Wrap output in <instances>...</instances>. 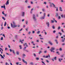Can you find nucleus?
Returning a JSON list of instances; mask_svg holds the SVG:
<instances>
[{
  "instance_id": "obj_6",
  "label": "nucleus",
  "mask_w": 65,
  "mask_h": 65,
  "mask_svg": "<svg viewBox=\"0 0 65 65\" xmlns=\"http://www.w3.org/2000/svg\"><path fill=\"white\" fill-rule=\"evenodd\" d=\"M24 44V46H25V45H26V47H28V45H27V43H25V44Z\"/></svg>"
},
{
  "instance_id": "obj_45",
  "label": "nucleus",
  "mask_w": 65,
  "mask_h": 65,
  "mask_svg": "<svg viewBox=\"0 0 65 65\" xmlns=\"http://www.w3.org/2000/svg\"><path fill=\"white\" fill-rule=\"evenodd\" d=\"M18 59H19V60L20 61H21V59L20 58H18Z\"/></svg>"
},
{
  "instance_id": "obj_52",
  "label": "nucleus",
  "mask_w": 65,
  "mask_h": 65,
  "mask_svg": "<svg viewBox=\"0 0 65 65\" xmlns=\"http://www.w3.org/2000/svg\"><path fill=\"white\" fill-rule=\"evenodd\" d=\"M28 34H31V32L30 31L28 33Z\"/></svg>"
},
{
  "instance_id": "obj_63",
  "label": "nucleus",
  "mask_w": 65,
  "mask_h": 65,
  "mask_svg": "<svg viewBox=\"0 0 65 65\" xmlns=\"http://www.w3.org/2000/svg\"><path fill=\"white\" fill-rule=\"evenodd\" d=\"M61 17L62 18H63V15H61Z\"/></svg>"
},
{
  "instance_id": "obj_32",
  "label": "nucleus",
  "mask_w": 65,
  "mask_h": 65,
  "mask_svg": "<svg viewBox=\"0 0 65 65\" xmlns=\"http://www.w3.org/2000/svg\"><path fill=\"white\" fill-rule=\"evenodd\" d=\"M26 24L27 25L28 24V21H26Z\"/></svg>"
},
{
  "instance_id": "obj_55",
  "label": "nucleus",
  "mask_w": 65,
  "mask_h": 65,
  "mask_svg": "<svg viewBox=\"0 0 65 65\" xmlns=\"http://www.w3.org/2000/svg\"><path fill=\"white\" fill-rule=\"evenodd\" d=\"M23 56H26V55H25V54H23Z\"/></svg>"
},
{
  "instance_id": "obj_1",
  "label": "nucleus",
  "mask_w": 65,
  "mask_h": 65,
  "mask_svg": "<svg viewBox=\"0 0 65 65\" xmlns=\"http://www.w3.org/2000/svg\"><path fill=\"white\" fill-rule=\"evenodd\" d=\"M52 4L53 5V6L54 8H58V7H57L56 6V5L53 3H51V4L50 5V7H53V5H52Z\"/></svg>"
},
{
  "instance_id": "obj_19",
  "label": "nucleus",
  "mask_w": 65,
  "mask_h": 65,
  "mask_svg": "<svg viewBox=\"0 0 65 65\" xmlns=\"http://www.w3.org/2000/svg\"><path fill=\"white\" fill-rule=\"evenodd\" d=\"M40 31H39L37 32V34H40Z\"/></svg>"
},
{
  "instance_id": "obj_30",
  "label": "nucleus",
  "mask_w": 65,
  "mask_h": 65,
  "mask_svg": "<svg viewBox=\"0 0 65 65\" xmlns=\"http://www.w3.org/2000/svg\"><path fill=\"white\" fill-rule=\"evenodd\" d=\"M61 31L63 32V33H64V31L63 30V29H61Z\"/></svg>"
},
{
  "instance_id": "obj_20",
  "label": "nucleus",
  "mask_w": 65,
  "mask_h": 65,
  "mask_svg": "<svg viewBox=\"0 0 65 65\" xmlns=\"http://www.w3.org/2000/svg\"><path fill=\"white\" fill-rule=\"evenodd\" d=\"M6 22H5L4 24V26H6Z\"/></svg>"
},
{
  "instance_id": "obj_41",
  "label": "nucleus",
  "mask_w": 65,
  "mask_h": 65,
  "mask_svg": "<svg viewBox=\"0 0 65 65\" xmlns=\"http://www.w3.org/2000/svg\"><path fill=\"white\" fill-rule=\"evenodd\" d=\"M2 13L3 14H4V15H5V14H4V11L2 12Z\"/></svg>"
},
{
  "instance_id": "obj_29",
  "label": "nucleus",
  "mask_w": 65,
  "mask_h": 65,
  "mask_svg": "<svg viewBox=\"0 0 65 65\" xmlns=\"http://www.w3.org/2000/svg\"><path fill=\"white\" fill-rule=\"evenodd\" d=\"M51 23H54V21H53V20H51Z\"/></svg>"
},
{
  "instance_id": "obj_26",
  "label": "nucleus",
  "mask_w": 65,
  "mask_h": 65,
  "mask_svg": "<svg viewBox=\"0 0 65 65\" xmlns=\"http://www.w3.org/2000/svg\"><path fill=\"white\" fill-rule=\"evenodd\" d=\"M30 64H31V65H33V63L32 62H31L30 63Z\"/></svg>"
},
{
  "instance_id": "obj_13",
  "label": "nucleus",
  "mask_w": 65,
  "mask_h": 65,
  "mask_svg": "<svg viewBox=\"0 0 65 65\" xmlns=\"http://www.w3.org/2000/svg\"><path fill=\"white\" fill-rule=\"evenodd\" d=\"M6 5H7V4H8V0L6 2V3L5 4Z\"/></svg>"
},
{
  "instance_id": "obj_16",
  "label": "nucleus",
  "mask_w": 65,
  "mask_h": 65,
  "mask_svg": "<svg viewBox=\"0 0 65 65\" xmlns=\"http://www.w3.org/2000/svg\"><path fill=\"white\" fill-rule=\"evenodd\" d=\"M59 15H58V13H56V17H57Z\"/></svg>"
},
{
  "instance_id": "obj_49",
  "label": "nucleus",
  "mask_w": 65,
  "mask_h": 65,
  "mask_svg": "<svg viewBox=\"0 0 65 65\" xmlns=\"http://www.w3.org/2000/svg\"><path fill=\"white\" fill-rule=\"evenodd\" d=\"M18 36L17 35H16L15 36V38L16 39L17 38V37Z\"/></svg>"
},
{
  "instance_id": "obj_40",
  "label": "nucleus",
  "mask_w": 65,
  "mask_h": 65,
  "mask_svg": "<svg viewBox=\"0 0 65 65\" xmlns=\"http://www.w3.org/2000/svg\"><path fill=\"white\" fill-rule=\"evenodd\" d=\"M19 63V62H17L16 63V64H17V65H18Z\"/></svg>"
},
{
  "instance_id": "obj_36",
  "label": "nucleus",
  "mask_w": 65,
  "mask_h": 65,
  "mask_svg": "<svg viewBox=\"0 0 65 65\" xmlns=\"http://www.w3.org/2000/svg\"><path fill=\"white\" fill-rule=\"evenodd\" d=\"M59 10L61 11H62V9L61 8H60Z\"/></svg>"
},
{
  "instance_id": "obj_15",
  "label": "nucleus",
  "mask_w": 65,
  "mask_h": 65,
  "mask_svg": "<svg viewBox=\"0 0 65 65\" xmlns=\"http://www.w3.org/2000/svg\"><path fill=\"white\" fill-rule=\"evenodd\" d=\"M12 52L13 53V54H15V52L14 51V50H12Z\"/></svg>"
},
{
  "instance_id": "obj_39",
  "label": "nucleus",
  "mask_w": 65,
  "mask_h": 65,
  "mask_svg": "<svg viewBox=\"0 0 65 65\" xmlns=\"http://www.w3.org/2000/svg\"><path fill=\"white\" fill-rule=\"evenodd\" d=\"M60 29V27L59 26L58 28V29L59 30V29Z\"/></svg>"
},
{
  "instance_id": "obj_53",
  "label": "nucleus",
  "mask_w": 65,
  "mask_h": 65,
  "mask_svg": "<svg viewBox=\"0 0 65 65\" xmlns=\"http://www.w3.org/2000/svg\"><path fill=\"white\" fill-rule=\"evenodd\" d=\"M34 55L35 57H36V54H34Z\"/></svg>"
},
{
  "instance_id": "obj_21",
  "label": "nucleus",
  "mask_w": 65,
  "mask_h": 65,
  "mask_svg": "<svg viewBox=\"0 0 65 65\" xmlns=\"http://www.w3.org/2000/svg\"><path fill=\"white\" fill-rule=\"evenodd\" d=\"M54 58V59L55 60H57V57H55Z\"/></svg>"
},
{
  "instance_id": "obj_31",
  "label": "nucleus",
  "mask_w": 65,
  "mask_h": 65,
  "mask_svg": "<svg viewBox=\"0 0 65 65\" xmlns=\"http://www.w3.org/2000/svg\"><path fill=\"white\" fill-rule=\"evenodd\" d=\"M43 4H44L45 5L46 4V2H44V3H43Z\"/></svg>"
},
{
  "instance_id": "obj_8",
  "label": "nucleus",
  "mask_w": 65,
  "mask_h": 65,
  "mask_svg": "<svg viewBox=\"0 0 65 65\" xmlns=\"http://www.w3.org/2000/svg\"><path fill=\"white\" fill-rule=\"evenodd\" d=\"M4 6H1V8H5V4H4Z\"/></svg>"
},
{
  "instance_id": "obj_27",
  "label": "nucleus",
  "mask_w": 65,
  "mask_h": 65,
  "mask_svg": "<svg viewBox=\"0 0 65 65\" xmlns=\"http://www.w3.org/2000/svg\"><path fill=\"white\" fill-rule=\"evenodd\" d=\"M58 34H59L61 36L62 35V33H60V32H58Z\"/></svg>"
},
{
  "instance_id": "obj_47",
  "label": "nucleus",
  "mask_w": 65,
  "mask_h": 65,
  "mask_svg": "<svg viewBox=\"0 0 65 65\" xmlns=\"http://www.w3.org/2000/svg\"><path fill=\"white\" fill-rule=\"evenodd\" d=\"M40 39H41V40H42V39H43V38H41V37H40Z\"/></svg>"
},
{
  "instance_id": "obj_62",
  "label": "nucleus",
  "mask_w": 65,
  "mask_h": 65,
  "mask_svg": "<svg viewBox=\"0 0 65 65\" xmlns=\"http://www.w3.org/2000/svg\"><path fill=\"white\" fill-rule=\"evenodd\" d=\"M30 3L32 4H33V2H30Z\"/></svg>"
},
{
  "instance_id": "obj_2",
  "label": "nucleus",
  "mask_w": 65,
  "mask_h": 65,
  "mask_svg": "<svg viewBox=\"0 0 65 65\" xmlns=\"http://www.w3.org/2000/svg\"><path fill=\"white\" fill-rule=\"evenodd\" d=\"M55 48L54 47H52L51 48V49L50 50V51L51 52H53V53H55V51L54 50H55Z\"/></svg>"
},
{
  "instance_id": "obj_34",
  "label": "nucleus",
  "mask_w": 65,
  "mask_h": 65,
  "mask_svg": "<svg viewBox=\"0 0 65 65\" xmlns=\"http://www.w3.org/2000/svg\"><path fill=\"white\" fill-rule=\"evenodd\" d=\"M42 63H43V64H44V65H45V64L44 63V62H43V61H42Z\"/></svg>"
},
{
  "instance_id": "obj_5",
  "label": "nucleus",
  "mask_w": 65,
  "mask_h": 65,
  "mask_svg": "<svg viewBox=\"0 0 65 65\" xmlns=\"http://www.w3.org/2000/svg\"><path fill=\"white\" fill-rule=\"evenodd\" d=\"M46 24L47 25V26L48 27H50V23H49V22H46Z\"/></svg>"
},
{
  "instance_id": "obj_12",
  "label": "nucleus",
  "mask_w": 65,
  "mask_h": 65,
  "mask_svg": "<svg viewBox=\"0 0 65 65\" xmlns=\"http://www.w3.org/2000/svg\"><path fill=\"white\" fill-rule=\"evenodd\" d=\"M45 18V17L44 16L42 17H41L40 18V19H44V18Z\"/></svg>"
},
{
  "instance_id": "obj_51",
  "label": "nucleus",
  "mask_w": 65,
  "mask_h": 65,
  "mask_svg": "<svg viewBox=\"0 0 65 65\" xmlns=\"http://www.w3.org/2000/svg\"><path fill=\"white\" fill-rule=\"evenodd\" d=\"M50 14H48L47 15V17H50Z\"/></svg>"
},
{
  "instance_id": "obj_58",
  "label": "nucleus",
  "mask_w": 65,
  "mask_h": 65,
  "mask_svg": "<svg viewBox=\"0 0 65 65\" xmlns=\"http://www.w3.org/2000/svg\"><path fill=\"white\" fill-rule=\"evenodd\" d=\"M42 10L43 11H45V10L44 9H42Z\"/></svg>"
},
{
  "instance_id": "obj_59",
  "label": "nucleus",
  "mask_w": 65,
  "mask_h": 65,
  "mask_svg": "<svg viewBox=\"0 0 65 65\" xmlns=\"http://www.w3.org/2000/svg\"><path fill=\"white\" fill-rule=\"evenodd\" d=\"M27 2H28V1H27V0H26L25 1V2L26 3H27Z\"/></svg>"
},
{
  "instance_id": "obj_9",
  "label": "nucleus",
  "mask_w": 65,
  "mask_h": 65,
  "mask_svg": "<svg viewBox=\"0 0 65 65\" xmlns=\"http://www.w3.org/2000/svg\"><path fill=\"white\" fill-rule=\"evenodd\" d=\"M61 60H63V59L59 58L58 59V61L60 62H61Z\"/></svg>"
},
{
  "instance_id": "obj_17",
  "label": "nucleus",
  "mask_w": 65,
  "mask_h": 65,
  "mask_svg": "<svg viewBox=\"0 0 65 65\" xmlns=\"http://www.w3.org/2000/svg\"><path fill=\"white\" fill-rule=\"evenodd\" d=\"M42 53V51H40L39 52V55H40V53Z\"/></svg>"
},
{
  "instance_id": "obj_60",
  "label": "nucleus",
  "mask_w": 65,
  "mask_h": 65,
  "mask_svg": "<svg viewBox=\"0 0 65 65\" xmlns=\"http://www.w3.org/2000/svg\"><path fill=\"white\" fill-rule=\"evenodd\" d=\"M61 2H64V1L63 0H61Z\"/></svg>"
},
{
  "instance_id": "obj_61",
  "label": "nucleus",
  "mask_w": 65,
  "mask_h": 65,
  "mask_svg": "<svg viewBox=\"0 0 65 65\" xmlns=\"http://www.w3.org/2000/svg\"><path fill=\"white\" fill-rule=\"evenodd\" d=\"M7 50V48L6 47L5 48V51H6Z\"/></svg>"
},
{
  "instance_id": "obj_57",
  "label": "nucleus",
  "mask_w": 65,
  "mask_h": 65,
  "mask_svg": "<svg viewBox=\"0 0 65 65\" xmlns=\"http://www.w3.org/2000/svg\"><path fill=\"white\" fill-rule=\"evenodd\" d=\"M13 25H15V23H14V22H13Z\"/></svg>"
},
{
  "instance_id": "obj_10",
  "label": "nucleus",
  "mask_w": 65,
  "mask_h": 65,
  "mask_svg": "<svg viewBox=\"0 0 65 65\" xmlns=\"http://www.w3.org/2000/svg\"><path fill=\"white\" fill-rule=\"evenodd\" d=\"M22 15L23 17H24V15H25V12H22Z\"/></svg>"
},
{
  "instance_id": "obj_50",
  "label": "nucleus",
  "mask_w": 65,
  "mask_h": 65,
  "mask_svg": "<svg viewBox=\"0 0 65 65\" xmlns=\"http://www.w3.org/2000/svg\"><path fill=\"white\" fill-rule=\"evenodd\" d=\"M46 61L47 63H49V61L47 60H46Z\"/></svg>"
},
{
  "instance_id": "obj_54",
  "label": "nucleus",
  "mask_w": 65,
  "mask_h": 65,
  "mask_svg": "<svg viewBox=\"0 0 65 65\" xmlns=\"http://www.w3.org/2000/svg\"><path fill=\"white\" fill-rule=\"evenodd\" d=\"M44 33L45 35H46L47 34V33H46V32H45Z\"/></svg>"
},
{
  "instance_id": "obj_4",
  "label": "nucleus",
  "mask_w": 65,
  "mask_h": 65,
  "mask_svg": "<svg viewBox=\"0 0 65 65\" xmlns=\"http://www.w3.org/2000/svg\"><path fill=\"white\" fill-rule=\"evenodd\" d=\"M33 18L34 21H36V20H37V19L35 18V15L34 14L33 15Z\"/></svg>"
},
{
  "instance_id": "obj_25",
  "label": "nucleus",
  "mask_w": 65,
  "mask_h": 65,
  "mask_svg": "<svg viewBox=\"0 0 65 65\" xmlns=\"http://www.w3.org/2000/svg\"><path fill=\"white\" fill-rule=\"evenodd\" d=\"M33 10V9H31V11L30 12L31 13H32V10Z\"/></svg>"
},
{
  "instance_id": "obj_28",
  "label": "nucleus",
  "mask_w": 65,
  "mask_h": 65,
  "mask_svg": "<svg viewBox=\"0 0 65 65\" xmlns=\"http://www.w3.org/2000/svg\"><path fill=\"white\" fill-rule=\"evenodd\" d=\"M3 37H2L1 38V40H3Z\"/></svg>"
},
{
  "instance_id": "obj_38",
  "label": "nucleus",
  "mask_w": 65,
  "mask_h": 65,
  "mask_svg": "<svg viewBox=\"0 0 65 65\" xmlns=\"http://www.w3.org/2000/svg\"><path fill=\"white\" fill-rule=\"evenodd\" d=\"M9 50L10 52H12V50L11 49H10Z\"/></svg>"
},
{
  "instance_id": "obj_22",
  "label": "nucleus",
  "mask_w": 65,
  "mask_h": 65,
  "mask_svg": "<svg viewBox=\"0 0 65 65\" xmlns=\"http://www.w3.org/2000/svg\"><path fill=\"white\" fill-rule=\"evenodd\" d=\"M2 18L3 19H4V20L5 21V18L3 17H2Z\"/></svg>"
},
{
  "instance_id": "obj_11",
  "label": "nucleus",
  "mask_w": 65,
  "mask_h": 65,
  "mask_svg": "<svg viewBox=\"0 0 65 65\" xmlns=\"http://www.w3.org/2000/svg\"><path fill=\"white\" fill-rule=\"evenodd\" d=\"M49 43L51 45H53V43H52L50 41H49Z\"/></svg>"
},
{
  "instance_id": "obj_42",
  "label": "nucleus",
  "mask_w": 65,
  "mask_h": 65,
  "mask_svg": "<svg viewBox=\"0 0 65 65\" xmlns=\"http://www.w3.org/2000/svg\"><path fill=\"white\" fill-rule=\"evenodd\" d=\"M47 51H45L44 52V53H47Z\"/></svg>"
},
{
  "instance_id": "obj_35",
  "label": "nucleus",
  "mask_w": 65,
  "mask_h": 65,
  "mask_svg": "<svg viewBox=\"0 0 65 65\" xmlns=\"http://www.w3.org/2000/svg\"><path fill=\"white\" fill-rule=\"evenodd\" d=\"M3 36H4V37H5V35H4V34H3Z\"/></svg>"
},
{
  "instance_id": "obj_3",
  "label": "nucleus",
  "mask_w": 65,
  "mask_h": 65,
  "mask_svg": "<svg viewBox=\"0 0 65 65\" xmlns=\"http://www.w3.org/2000/svg\"><path fill=\"white\" fill-rule=\"evenodd\" d=\"M11 26L13 28H15V27H17L18 26L17 25H16L15 24H14L12 25V24L11 23Z\"/></svg>"
},
{
  "instance_id": "obj_24",
  "label": "nucleus",
  "mask_w": 65,
  "mask_h": 65,
  "mask_svg": "<svg viewBox=\"0 0 65 65\" xmlns=\"http://www.w3.org/2000/svg\"><path fill=\"white\" fill-rule=\"evenodd\" d=\"M36 59L37 60H39V57H37L36 58Z\"/></svg>"
},
{
  "instance_id": "obj_44",
  "label": "nucleus",
  "mask_w": 65,
  "mask_h": 65,
  "mask_svg": "<svg viewBox=\"0 0 65 65\" xmlns=\"http://www.w3.org/2000/svg\"><path fill=\"white\" fill-rule=\"evenodd\" d=\"M30 7H31V6H28V8H30Z\"/></svg>"
},
{
  "instance_id": "obj_23",
  "label": "nucleus",
  "mask_w": 65,
  "mask_h": 65,
  "mask_svg": "<svg viewBox=\"0 0 65 65\" xmlns=\"http://www.w3.org/2000/svg\"><path fill=\"white\" fill-rule=\"evenodd\" d=\"M19 42H21V43H23V42H22V40H20L19 41Z\"/></svg>"
},
{
  "instance_id": "obj_14",
  "label": "nucleus",
  "mask_w": 65,
  "mask_h": 65,
  "mask_svg": "<svg viewBox=\"0 0 65 65\" xmlns=\"http://www.w3.org/2000/svg\"><path fill=\"white\" fill-rule=\"evenodd\" d=\"M16 54L18 55H19V52L18 51H17L16 52Z\"/></svg>"
},
{
  "instance_id": "obj_56",
  "label": "nucleus",
  "mask_w": 65,
  "mask_h": 65,
  "mask_svg": "<svg viewBox=\"0 0 65 65\" xmlns=\"http://www.w3.org/2000/svg\"><path fill=\"white\" fill-rule=\"evenodd\" d=\"M60 51H62V48H60L59 49Z\"/></svg>"
},
{
  "instance_id": "obj_48",
  "label": "nucleus",
  "mask_w": 65,
  "mask_h": 65,
  "mask_svg": "<svg viewBox=\"0 0 65 65\" xmlns=\"http://www.w3.org/2000/svg\"><path fill=\"white\" fill-rule=\"evenodd\" d=\"M45 15H46L45 13H44V17H45Z\"/></svg>"
},
{
  "instance_id": "obj_43",
  "label": "nucleus",
  "mask_w": 65,
  "mask_h": 65,
  "mask_svg": "<svg viewBox=\"0 0 65 65\" xmlns=\"http://www.w3.org/2000/svg\"><path fill=\"white\" fill-rule=\"evenodd\" d=\"M32 33L33 34H34V33H35V31H33L32 32Z\"/></svg>"
},
{
  "instance_id": "obj_33",
  "label": "nucleus",
  "mask_w": 65,
  "mask_h": 65,
  "mask_svg": "<svg viewBox=\"0 0 65 65\" xmlns=\"http://www.w3.org/2000/svg\"><path fill=\"white\" fill-rule=\"evenodd\" d=\"M56 32V30H54L53 31V33H55V32Z\"/></svg>"
},
{
  "instance_id": "obj_18",
  "label": "nucleus",
  "mask_w": 65,
  "mask_h": 65,
  "mask_svg": "<svg viewBox=\"0 0 65 65\" xmlns=\"http://www.w3.org/2000/svg\"><path fill=\"white\" fill-rule=\"evenodd\" d=\"M52 28L53 29H55V27L54 26V25H53L52 26Z\"/></svg>"
},
{
  "instance_id": "obj_64",
  "label": "nucleus",
  "mask_w": 65,
  "mask_h": 65,
  "mask_svg": "<svg viewBox=\"0 0 65 65\" xmlns=\"http://www.w3.org/2000/svg\"><path fill=\"white\" fill-rule=\"evenodd\" d=\"M1 57H2V58H4V57H3V56L2 55Z\"/></svg>"
},
{
  "instance_id": "obj_46",
  "label": "nucleus",
  "mask_w": 65,
  "mask_h": 65,
  "mask_svg": "<svg viewBox=\"0 0 65 65\" xmlns=\"http://www.w3.org/2000/svg\"><path fill=\"white\" fill-rule=\"evenodd\" d=\"M64 56V54H63L61 56V57H63V56Z\"/></svg>"
},
{
  "instance_id": "obj_7",
  "label": "nucleus",
  "mask_w": 65,
  "mask_h": 65,
  "mask_svg": "<svg viewBox=\"0 0 65 65\" xmlns=\"http://www.w3.org/2000/svg\"><path fill=\"white\" fill-rule=\"evenodd\" d=\"M22 61L25 63L26 64H27V62L25 61V60H24V59H22Z\"/></svg>"
},
{
  "instance_id": "obj_37",
  "label": "nucleus",
  "mask_w": 65,
  "mask_h": 65,
  "mask_svg": "<svg viewBox=\"0 0 65 65\" xmlns=\"http://www.w3.org/2000/svg\"><path fill=\"white\" fill-rule=\"evenodd\" d=\"M61 17H60V16H58L59 19H61Z\"/></svg>"
}]
</instances>
